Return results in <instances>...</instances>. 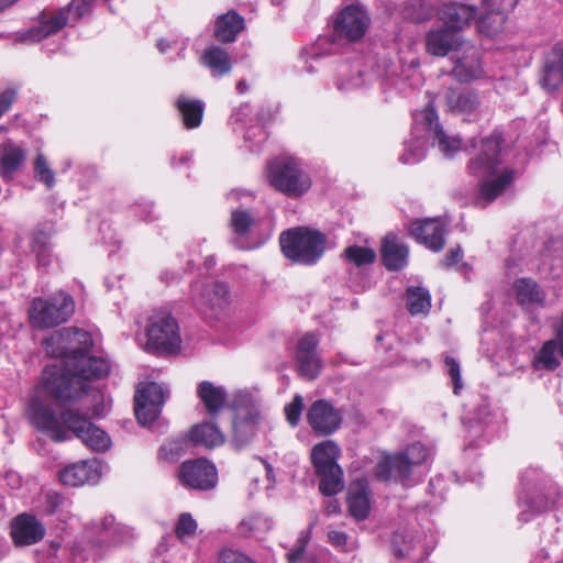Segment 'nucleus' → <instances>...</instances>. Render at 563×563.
Returning a JSON list of instances; mask_svg holds the SVG:
<instances>
[{"instance_id": "nucleus-64", "label": "nucleus", "mask_w": 563, "mask_h": 563, "mask_svg": "<svg viewBox=\"0 0 563 563\" xmlns=\"http://www.w3.org/2000/svg\"><path fill=\"white\" fill-rule=\"evenodd\" d=\"M490 412L488 409V406H482L478 408L477 412L475 413L474 420L478 423H488V417Z\"/></svg>"}, {"instance_id": "nucleus-1", "label": "nucleus", "mask_w": 563, "mask_h": 563, "mask_svg": "<svg viewBox=\"0 0 563 563\" xmlns=\"http://www.w3.org/2000/svg\"><path fill=\"white\" fill-rule=\"evenodd\" d=\"M92 344L89 332L64 328L43 342L47 355L60 358L46 365L35 397L49 396L65 404L88 394L89 383L109 374V363L102 357L88 355Z\"/></svg>"}, {"instance_id": "nucleus-39", "label": "nucleus", "mask_w": 563, "mask_h": 563, "mask_svg": "<svg viewBox=\"0 0 563 563\" xmlns=\"http://www.w3.org/2000/svg\"><path fill=\"white\" fill-rule=\"evenodd\" d=\"M518 505L520 507L518 520L521 522H528L534 515L550 507L549 500L543 495L537 492L530 495L526 490L520 492Z\"/></svg>"}, {"instance_id": "nucleus-49", "label": "nucleus", "mask_w": 563, "mask_h": 563, "mask_svg": "<svg viewBox=\"0 0 563 563\" xmlns=\"http://www.w3.org/2000/svg\"><path fill=\"white\" fill-rule=\"evenodd\" d=\"M272 520L261 514H253L244 518L240 523V531L244 534L266 532L272 528Z\"/></svg>"}, {"instance_id": "nucleus-37", "label": "nucleus", "mask_w": 563, "mask_h": 563, "mask_svg": "<svg viewBox=\"0 0 563 563\" xmlns=\"http://www.w3.org/2000/svg\"><path fill=\"white\" fill-rule=\"evenodd\" d=\"M175 104L187 129H196L201 124L205 111V103L201 100L179 96Z\"/></svg>"}, {"instance_id": "nucleus-55", "label": "nucleus", "mask_w": 563, "mask_h": 563, "mask_svg": "<svg viewBox=\"0 0 563 563\" xmlns=\"http://www.w3.org/2000/svg\"><path fill=\"white\" fill-rule=\"evenodd\" d=\"M303 409V398L296 395L291 402L285 406V415L288 423L294 428L299 423L301 412Z\"/></svg>"}, {"instance_id": "nucleus-32", "label": "nucleus", "mask_w": 563, "mask_h": 563, "mask_svg": "<svg viewBox=\"0 0 563 563\" xmlns=\"http://www.w3.org/2000/svg\"><path fill=\"white\" fill-rule=\"evenodd\" d=\"M558 347L560 349V353L563 357V317L556 332V340H550L543 344L541 350L533 358V366L537 369H555L560 364L556 357Z\"/></svg>"}, {"instance_id": "nucleus-4", "label": "nucleus", "mask_w": 563, "mask_h": 563, "mask_svg": "<svg viewBox=\"0 0 563 563\" xmlns=\"http://www.w3.org/2000/svg\"><path fill=\"white\" fill-rule=\"evenodd\" d=\"M397 70L398 67L387 58L379 60L368 58L365 62L358 59L352 64L343 63L338 67L335 87L342 92H349L378 81L380 89L386 92L393 88L405 90L420 80L415 62H411V65L402 70L406 74L405 78H401Z\"/></svg>"}, {"instance_id": "nucleus-33", "label": "nucleus", "mask_w": 563, "mask_h": 563, "mask_svg": "<svg viewBox=\"0 0 563 563\" xmlns=\"http://www.w3.org/2000/svg\"><path fill=\"white\" fill-rule=\"evenodd\" d=\"M203 66L210 69L214 77H221L229 74L232 69V62L229 53L219 46L207 47L200 56Z\"/></svg>"}, {"instance_id": "nucleus-29", "label": "nucleus", "mask_w": 563, "mask_h": 563, "mask_svg": "<svg viewBox=\"0 0 563 563\" xmlns=\"http://www.w3.org/2000/svg\"><path fill=\"white\" fill-rule=\"evenodd\" d=\"M26 158L25 150L12 142L4 141L0 145V176L4 180H11L13 174L22 166Z\"/></svg>"}, {"instance_id": "nucleus-3", "label": "nucleus", "mask_w": 563, "mask_h": 563, "mask_svg": "<svg viewBox=\"0 0 563 563\" xmlns=\"http://www.w3.org/2000/svg\"><path fill=\"white\" fill-rule=\"evenodd\" d=\"M501 135L494 133L481 140H473L474 150L468 169L478 179L477 203L486 207L501 195L515 179V170L503 165L500 158Z\"/></svg>"}, {"instance_id": "nucleus-38", "label": "nucleus", "mask_w": 563, "mask_h": 563, "mask_svg": "<svg viewBox=\"0 0 563 563\" xmlns=\"http://www.w3.org/2000/svg\"><path fill=\"white\" fill-rule=\"evenodd\" d=\"M309 538L301 534L294 548L287 553L288 563H328V552L325 550L307 551Z\"/></svg>"}, {"instance_id": "nucleus-58", "label": "nucleus", "mask_w": 563, "mask_h": 563, "mask_svg": "<svg viewBox=\"0 0 563 563\" xmlns=\"http://www.w3.org/2000/svg\"><path fill=\"white\" fill-rule=\"evenodd\" d=\"M252 109L249 104H241L239 108L234 109L232 115L230 118L231 124L236 129L238 124H243L246 122V119L251 115Z\"/></svg>"}, {"instance_id": "nucleus-21", "label": "nucleus", "mask_w": 563, "mask_h": 563, "mask_svg": "<svg viewBox=\"0 0 563 563\" xmlns=\"http://www.w3.org/2000/svg\"><path fill=\"white\" fill-rule=\"evenodd\" d=\"M319 340L313 333H307L297 345L296 362L299 374L307 379H314L321 369V361L317 353Z\"/></svg>"}, {"instance_id": "nucleus-31", "label": "nucleus", "mask_w": 563, "mask_h": 563, "mask_svg": "<svg viewBox=\"0 0 563 563\" xmlns=\"http://www.w3.org/2000/svg\"><path fill=\"white\" fill-rule=\"evenodd\" d=\"M484 7L487 10L477 20V29L481 33L488 36H495L503 31L507 20L506 12L501 3H490V0H484Z\"/></svg>"}, {"instance_id": "nucleus-48", "label": "nucleus", "mask_w": 563, "mask_h": 563, "mask_svg": "<svg viewBox=\"0 0 563 563\" xmlns=\"http://www.w3.org/2000/svg\"><path fill=\"white\" fill-rule=\"evenodd\" d=\"M33 170L35 178L47 188H52L55 185V173L43 153H37L33 164Z\"/></svg>"}, {"instance_id": "nucleus-60", "label": "nucleus", "mask_w": 563, "mask_h": 563, "mask_svg": "<svg viewBox=\"0 0 563 563\" xmlns=\"http://www.w3.org/2000/svg\"><path fill=\"white\" fill-rule=\"evenodd\" d=\"M16 97L14 89H5L0 93V118L11 108Z\"/></svg>"}, {"instance_id": "nucleus-46", "label": "nucleus", "mask_w": 563, "mask_h": 563, "mask_svg": "<svg viewBox=\"0 0 563 563\" xmlns=\"http://www.w3.org/2000/svg\"><path fill=\"white\" fill-rule=\"evenodd\" d=\"M21 328L19 320H13L3 303H0V349L8 346Z\"/></svg>"}, {"instance_id": "nucleus-47", "label": "nucleus", "mask_w": 563, "mask_h": 563, "mask_svg": "<svg viewBox=\"0 0 563 563\" xmlns=\"http://www.w3.org/2000/svg\"><path fill=\"white\" fill-rule=\"evenodd\" d=\"M344 255L346 260L356 265H367L374 263L376 253L374 250L367 246L351 245L345 249Z\"/></svg>"}, {"instance_id": "nucleus-5", "label": "nucleus", "mask_w": 563, "mask_h": 563, "mask_svg": "<svg viewBox=\"0 0 563 563\" xmlns=\"http://www.w3.org/2000/svg\"><path fill=\"white\" fill-rule=\"evenodd\" d=\"M134 538L133 529L117 523L113 516H106L100 522L92 521L84 533V540L73 547L53 541L49 544V563H82L97 558L109 548L130 542Z\"/></svg>"}, {"instance_id": "nucleus-2", "label": "nucleus", "mask_w": 563, "mask_h": 563, "mask_svg": "<svg viewBox=\"0 0 563 563\" xmlns=\"http://www.w3.org/2000/svg\"><path fill=\"white\" fill-rule=\"evenodd\" d=\"M30 422L40 431L45 432L53 441L62 442L76 437L89 449L104 452L111 445L108 433L90 421L91 416H98L93 409L81 412L78 408L68 407L57 417L51 406L38 397H33L27 406Z\"/></svg>"}, {"instance_id": "nucleus-10", "label": "nucleus", "mask_w": 563, "mask_h": 563, "mask_svg": "<svg viewBox=\"0 0 563 563\" xmlns=\"http://www.w3.org/2000/svg\"><path fill=\"white\" fill-rule=\"evenodd\" d=\"M432 459V450L420 442L410 444L405 452L385 457L376 468L383 481L394 479L407 484L416 467L426 466Z\"/></svg>"}, {"instance_id": "nucleus-35", "label": "nucleus", "mask_w": 563, "mask_h": 563, "mask_svg": "<svg viewBox=\"0 0 563 563\" xmlns=\"http://www.w3.org/2000/svg\"><path fill=\"white\" fill-rule=\"evenodd\" d=\"M244 29V19L234 11L220 15L216 21L214 36L220 42H233Z\"/></svg>"}, {"instance_id": "nucleus-30", "label": "nucleus", "mask_w": 563, "mask_h": 563, "mask_svg": "<svg viewBox=\"0 0 563 563\" xmlns=\"http://www.w3.org/2000/svg\"><path fill=\"white\" fill-rule=\"evenodd\" d=\"M429 137L424 131L416 133V113L413 114V124L410 137L405 142L404 153L399 161L402 164H417L421 162L427 154Z\"/></svg>"}, {"instance_id": "nucleus-40", "label": "nucleus", "mask_w": 563, "mask_h": 563, "mask_svg": "<svg viewBox=\"0 0 563 563\" xmlns=\"http://www.w3.org/2000/svg\"><path fill=\"white\" fill-rule=\"evenodd\" d=\"M190 439L196 444L214 448L224 442V434L214 423L202 422L191 428Z\"/></svg>"}, {"instance_id": "nucleus-36", "label": "nucleus", "mask_w": 563, "mask_h": 563, "mask_svg": "<svg viewBox=\"0 0 563 563\" xmlns=\"http://www.w3.org/2000/svg\"><path fill=\"white\" fill-rule=\"evenodd\" d=\"M483 69L475 48H471L468 54L459 58L452 69V75L459 81H472L482 76Z\"/></svg>"}, {"instance_id": "nucleus-50", "label": "nucleus", "mask_w": 563, "mask_h": 563, "mask_svg": "<svg viewBox=\"0 0 563 563\" xmlns=\"http://www.w3.org/2000/svg\"><path fill=\"white\" fill-rule=\"evenodd\" d=\"M99 2H108L109 8L111 9L112 0H73L64 9L68 10L70 22H77L91 11L93 4Z\"/></svg>"}, {"instance_id": "nucleus-15", "label": "nucleus", "mask_w": 563, "mask_h": 563, "mask_svg": "<svg viewBox=\"0 0 563 563\" xmlns=\"http://www.w3.org/2000/svg\"><path fill=\"white\" fill-rule=\"evenodd\" d=\"M191 298L203 312L218 317L230 305V292L224 283H211L207 286L196 282L191 286Z\"/></svg>"}, {"instance_id": "nucleus-57", "label": "nucleus", "mask_w": 563, "mask_h": 563, "mask_svg": "<svg viewBox=\"0 0 563 563\" xmlns=\"http://www.w3.org/2000/svg\"><path fill=\"white\" fill-rule=\"evenodd\" d=\"M156 47L162 54L167 53L168 49L175 48L178 51V57L183 59L185 57V49H186V42L185 41H178V40H166L161 38L156 43Z\"/></svg>"}, {"instance_id": "nucleus-56", "label": "nucleus", "mask_w": 563, "mask_h": 563, "mask_svg": "<svg viewBox=\"0 0 563 563\" xmlns=\"http://www.w3.org/2000/svg\"><path fill=\"white\" fill-rule=\"evenodd\" d=\"M445 366L449 376L451 377L453 391L457 395L463 388L461 379V366L460 363L452 356L445 357Z\"/></svg>"}, {"instance_id": "nucleus-52", "label": "nucleus", "mask_w": 563, "mask_h": 563, "mask_svg": "<svg viewBox=\"0 0 563 563\" xmlns=\"http://www.w3.org/2000/svg\"><path fill=\"white\" fill-rule=\"evenodd\" d=\"M197 530V522L190 514L184 512L179 516L176 523L175 532L178 539L185 540L192 537Z\"/></svg>"}, {"instance_id": "nucleus-16", "label": "nucleus", "mask_w": 563, "mask_h": 563, "mask_svg": "<svg viewBox=\"0 0 563 563\" xmlns=\"http://www.w3.org/2000/svg\"><path fill=\"white\" fill-rule=\"evenodd\" d=\"M369 22L371 19L362 5L349 4L334 19V35L347 41H357L365 35Z\"/></svg>"}, {"instance_id": "nucleus-53", "label": "nucleus", "mask_w": 563, "mask_h": 563, "mask_svg": "<svg viewBox=\"0 0 563 563\" xmlns=\"http://www.w3.org/2000/svg\"><path fill=\"white\" fill-rule=\"evenodd\" d=\"M69 505V501L67 498H65L63 495H60L57 492H48L45 495V501H44V511L48 515H55L58 511L63 510Z\"/></svg>"}, {"instance_id": "nucleus-13", "label": "nucleus", "mask_w": 563, "mask_h": 563, "mask_svg": "<svg viewBox=\"0 0 563 563\" xmlns=\"http://www.w3.org/2000/svg\"><path fill=\"white\" fill-rule=\"evenodd\" d=\"M146 334L148 350L175 351L181 343L178 323L167 311H155L150 317Z\"/></svg>"}, {"instance_id": "nucleus-44", "label": "nucleus", "mask_w": 563, "mask_h": 563, "mask_svg": "<svg viewBox=\"0 0 563 563\" xmlns=\"http://www.w3.org/2000/svg\"><path fill=\"white\" fill-rule=\"evenodd\" d=\"M31 249L36 256L37 264L42 267H48L53 261V255L49 250V236L38 231L34 233L31 242Z\"/></svg>"}, {"instance_id": "nucleus-45", "label": "nucleus", "mask_w": 563, "mask_h": 563, "mask_svg": "<svg viewBox=\"0 0 563 563\" xmlns=\"http://www.w3.org/2000/svg\"><path fill=\"white\" fill-rule=\"evenodd\" d=\"M230 224L238 236H244L258 225V221L247 210L235 209L231 213Z\"/></svg>"}, {"instance_id": "nucleus-18", "label": "nucleus", "mask_w": 563, "mask_h": 563, "mask_svg": "<svg viewBox=\"0 0 563 563\" xmlns=\"http://www.w3.org/2000/svg\"><path fill=\"white\" fill-rule=\"evenodd\" d=\"M307 421L316 434L330 435L340 428L342 417L330 402L320 399L310 405Z\"/></svg>"}, {"instance_id": "nucleus-7", "label": "nucleus", "mask_w": 563, "mask_h": 563, "mask_svg": "<svg viewBox=\"0 0 563 563\" xmlns=\"http://www.w3.org/2000/svg\"><path fill=\"white\" fill-rule=\"evenodd\" d=\"M74 312V298L63 290L48 297L34 298L27 310L30 324L38 330L58 327L66 322Z\"/></svg>"}, {"instance_id": "nucleus-19", "label": "nucleus", "mask_w": 563, "mask_h": 563, "mask_svg": "<svg viewBox=\"0 0 563 563\" xmlns=\"http://www.w3.org/2000/svg\"><path fill=\"white\" fill-rule=\"evenodd\" d=\"M70 23L68 10L60 8L57 11H43L38 15V24L25 31L18 41L40 42L43 38L57 33Z\"/></svg>"}, {"instance_id": "nucleus-20", "label": "nucleus", "mask_w": 563, "mask_h": 563, "mask_svg": "<svg viewBox=\"0 0 563 563\" xmlns=\"http://www.w3.org/2000/svg\"><path fill=\"white\" fill-rule=\"evenodd\" d=\"M101 476L102 464L97 459L76 462L59 473L60 482L73 487L97 484Z\"/></svg>"}, {"instance_id": "nucleus-34", "label": "nucleus", "mask_w": 563, "mask_h": 563, "mask_svg": "<svg viewBox=\"0 0 563 563\" xmlns=\"http://www.w3.org/2000/svg\"><path fill=\"white\" fill-rule=\"evenodd\" d=\"M197 395L210 416H216L227 401V391L222 386L203 380L198 385Z\"/></svg>"}, {"instance_id": "nucleus-28", "label": "nucleus", "mask_w": 563, "mask_h": 563, "mask_svg": "<svg viewBox=\"0 0 563 563\" xmlns=\"http://www.w3.org/2000/svg\"><path fill=\"white\" fill-rule=\"evenodd\" d=\"M408 246L395 234H387L383 241L382 258L389 271H400L408 263Z\"/></svg>"}, {"instance_id": "nucleus-42", "label": "nucleus", "mask_w": 563, "mask_h": 563, "mask_svg": "<svg viewBox=\"0 0 563 563\" xmlns=\"http://www.w3.org/2000/svg\"><path fill=\"white\" fill-rule=\"evenodd\" d=\"M448 109L457 113H472L478 106L477 96L470 91L449 89L445 93Z\"/></svg>"}, {"instance_id": "nucleus-12", "label": "nucleus", "mask_w": 563, "mask_h": 563, "mask_svg": "<svg viewBox=\"0 0 563 563\" xmlns=\"http://www.w3.org/2000/svg\"><path fill=\"white\" fill-rule=\"evenodd\" d=\"M424 131L429 141L437 146L446 158L453 157L462 150V140L455 135H449L439 122L433 104L430 102L424 109L416 112V133Z\"/></svg>"}, {"instance_id": "nucleus-17", "label": "nucleus", "mask_w": 563, "mask_h": 563, "mask_svg": "<svg viewBox=\"0 0 563 563\" xmlns=\"http://www.w3.org/2000/svg\"><path fill=\"white\" fill-rule=\"evenodd\" d=\"M183 485L198 490L213 488L218 482V472L213 464L205 459L184 462L178 472Z\"/></svg>"}, {"instance_id": "nucleus-11", "label": "nucleus", "mask_w": 563, "mask_h": 563, "mask_svg": "<svg viewBox=\"0 0 563 563\" xmlns=\"http://www.w3.org/2000/svg\"><path fill=\"white\" fill-rule=\"evenodd\" d=\"M267 180L272 187L290 198L305 195L311 187V178L298 159L280 157L267 166Z\"/></svg>"}, {"instance_id": "nucleus-25", "label": "nucleus", "mask_w": 563, "mask_h": 563, "mask_svg": "<svg viewBox=\"0 0 563 563\" xmlns=\"http://www.w3.org/2000/svg\"><path fill=\"white\" fill-rule=\"evenodd\" d=\"M475 15V7L459 2L445 3L438 11L440 21L455 33L467 27Z\"/></svg>"}, {"instance_id": "nucleus-41", "label": "nucleus", "mask_w": 563, "mask_h": 563, "mask_svg": "<svg viewBox=\"0 0 563 563\" xmlns=\"http://www.w3.org/2000/svg\"><path fill=\"white\" fill-rule=\"evenodd\" d=\"M515 290L517 300L521 306H541L544 302V291L534 280L530 278L518 279L515 283Z\"/></svg>"}, {"instance_id": "nucleus-27", "label": "nucleus", "mask_w": 563, "mask_h": 563, "mask_svg": "<svg viewBox=\"0 0 563 563\" xmlns=\"http://www.w3.org/2000/svg\"><path fill=\"white\" fill-rule=\"evenodd\" d=\"M347 506L352 517L356 520H364L371 511V490L364 478L351 483L347 492Z\"/></svg>"}, {"instance_id": "nucleus-43", "label": "nucleus", "mask_w": 563, "mask_h": 563, "mask_svg": "<svg viewBox=\"0 0 563 563\" xmlns=\"http://www.w3.org/2000/svg\"><path fill=\"white\" fill-rule=\"evenodd\" d=\"M407 305L411 314L428 312L431 307L429 290L423 287H409L407 289Z\"/></svg>"}, {"instance_id": "nucleus-24", "label": "nucleus", "mask_w": 563, "mask_h": 563, "mask_svg": "<svg viewBox=\"0 0 563 563\" xmlns=\"http://www.w3.org/2000/svg\"><path fill=\"white\" fill-rule=\"evenodd\" d=\"M540 84L548 91H554L563 84V43H558L545 55Z\"/></svg>"}, {"instance_id": "nucleus-8", "label": "nucleus", "mask_w": 563, "mask_h": 563, "mask_svg": "<svg viewBox=\"0 0 563 563\" xmlns=\"http://www.w3.org/2000/svg\"><path fill=\"white\" fill-rule=\"evenodd\" d=\"M232 407V441L236 448L246 445L256 434L261 419V397L256 390H238Z\"/></svg>"}, {"instance_id": "nucleus-22", "label": "nucleus", "mask_w": 563, "mask_h": 563, "mask_svg": "<svg viewBox=\"0 0 563 563\" xmlns=\"http://www.w3.org/2000/svg\"><path fill=\"white\" fill-rule=\"evenodd\" d=\"M45 536V528L36 517L30 514H20L11 521V537L18 545H31L41 541Z\"/></svg>"}, {"instance_id": "nucleus-6", "label": "nucleus", "mask_w": 563, "mask_h": 563, "mask_svg": "<svg viewBox=\"0 0 563 563\" xmlns=\"http://www.w3.org/2000/svg\"><path fill=\"white\" fill-rule=\"evenodd\" d=\"M327 238L323 233L307 227H296L284 231L279 236L283 254L294 263L316 264L325 251Z\"/></svg>"}, {"instance_id": "nucleus-63", "label": "nucleus", "mask_w": 563, "mask_h": 563, "mask_svg": "<svg viewBox=\"0 0 563 563\" xmlns=\"http://www.w3.org/2000/svg\"><path fill=\"white\" fill-rule=\"evenodd\" d=\"M253 136H258V143H261L266 139V133L262 126L252 128L244 135L245 142H252Z\"/></svg>"}, {"instance_id": "nucleus-23", "label": "nucleus", "mask_w": 563, "mask_h": 563, "mask_svg": "<svg viewBox=\"0 0 563 563\" xmlns=\"http://www.w3.org/2000/svg\"><path fill=\"white\" fill-rule=\"evenodd\" d=\"M410 234L428 249L439 252L443 249L445 229L442 221L437 218L417 220L410 225Z\"/></svg>"}, {"instance_id": "nucleus-14", "label": "nucleus", "mask_w": 563, "mask_h": 563, "mask_svg": "<svg viewBox=\"0 0 563 563\" xmlns=\"http://www.w3.org/2000/svg\"><path fill=\"white\" fill-rule=\"evenodd\" d=\"M169 390L155 382L140 386L135 394V416L143 426L154 422L159 416Z\"/></svg>"}, {"instance_id": "nucleus-59", "label": "nucleus", "mask_w": 563, "mask_h": 563, "mask_svg": "<svg viewBox=\"0 0 563 563\" xmlns=\"http://www.w3.org/2000/svg\"><path fill=\"white\" fill-rule=\"evenodd\" d=\"M222 563H255L247 555L233 550H224L221 553Z\"/></svg>"}, {"instance_id": "nucleus-54", "label": "nucleus", "mask_w": 563, "mask_h": 563, "mask_svg": "<svg viewBox=\"0 0 563 563\" xmlns=\"http://www.w3.org/2000/svg\"><path fill=\"white\" fill-rule=\"evenodd\" d=\"M186 441L181 439L166 441L159 450L161 457L167 461H176L183 453Z\"/></svg>"}, {"instance_id": "nucleus-61", "label": "nucleus", "mask_w": 563, "mask_h": 563, "mask_svg": "<svg viewBox=\"0 0 563 563\" xmlns=\"http://www.w3.org/2000/svg\"><path fill=\"white\" fill-rule=\"evenodd\" d=\"M135 213L145 222H152L156 219L153 205L148 201L135 207Z\"/></svg>"}, {"instance_id": "nucleus-9", "label": "nucleus", "mask_w": 563, "mask_h": 563, "mask_svg": "<svg viewBox=\"0 0 563 563\" xmlns=\"http://www.w3.org/2000/svg\"><path fill=\"white\" fill-rule=\"evenodd\" d=\"M341 449L332 440L322 441L311 449V462L320 478L319 489L325 496H334L343 487V471L338 464Z\"/></svg>"}, {"instance_id": "nucleus-51", "label": "nucleus", "mask_w": 563, "mask_h": 563, "mask_svg": "<svg viewBox=\"0 0 563 563\" xmlns=\"http://www.w3.org/2000/svg\"><path fill=\"white\" fill-rule=\"evenodd\" d=\"M328 540L331 545L343 552H352L357 548L356 540L340 530H330Z\"/></svg>"}, {"instance_id": "nucleus-26", "label": "nucleus", "mask_w": 563, "mask_h": 563, "mask_svg": "<svg viewBox=\"0 0 563 563\" xmlns=\"http://www.w3.org/2000/svg\"><path fill=\"white\" fill-rule=\"evenodd\" d=\"M463 43L462 36L446 26L430 30L426 34V49L429 54L443 57L459 48Z\"/></svg>"}, {"instance_id": "nucleus-62", "label": "nucleus", "mask_w": 563, "mask_h": 563, "mask_svg": "<svg viewBox=\"0 0 563 563\" xmlns=\"http://www.w3.org/2000/svg\"><path fill=\"white\" fill-rule=\"evenodd\" d=\"M463 258V251L461 246H456L451 249L442 261L441 265L443 267H452L456 265Z\"/></svg>"}]
</instances>
